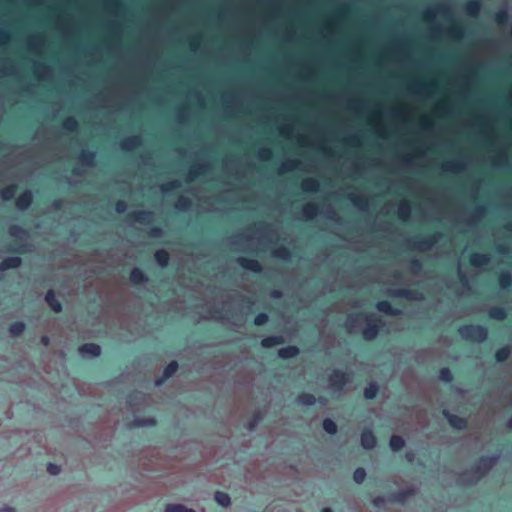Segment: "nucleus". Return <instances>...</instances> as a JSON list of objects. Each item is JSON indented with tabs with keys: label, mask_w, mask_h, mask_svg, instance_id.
Returning a JSON list of instances; mask_svg holds the SVG:
<instances>
[{
	"label": "nucleus",
	"mask_w": 512,
	"mask_h": 512,
	"mask_svg": "<svg viewBox=\"0 0 512 512\" xmlns=\"http://www.w3.org/2000/svg\"><path fill=\"white\" fill-rule=\"evenodd\" d=\"M155 258H156V261L158 262V264L162 267H164L168 264L169 255L164 250L157 251L155 254Z\"/></svg>",
	"instance_id": "nucleus-18"
},
{
	"label": "nucleus",
	"mask_w": 512,
	"mask_h": 512,
	"mask_svg": "<svg viewBox=\"0 0 512 512\" xmlns=\"http://www.w3.org/2000/svg\"><path fill=\"white\" fill-rule=\"evenodd\" d=\"M25 329V325L24 323L22 322H16V323H13L11 326H10V333L13 335V336H19L20 334L23 333Z\"/></svg>",
	"instance_id": "nucleus-25"
},
{
	"label": "nucleus",
	"mask_w": 512,
	"mask_h": 512,
	"mask_svg": "<svg viewBox=\"0 0 512 512\" xmlns=\"http://www.w3.org/2000/svg\"><path fill=\"white\" fill-rule=\"evenodd\" d=\"M351 320H352V319H351V318H349V319H348V322H347V325H348L350 328H352V327H353V325H352V323H351Z\"/></svg>",
	"instance_id": "nucleus-50"
},
{
	"label": "nucleus",
	"mask_w": 512,
	"mask_h": 512,
	"mask_svg": "<svg viewBox=\"0 0 512 512\" xmlns=\"http://www.w3.org/2000/svg\"><path fill=\"white\" fill-rule=\"evenodd\" d=\"M389 444L393 451H399L404 447L405 442L402 437L394 435L391 437Z\"/></svg>",
	"instance_id": "nucleus-17"
},
{
	"label": "nucleus",
	"mask_w": 512,
	"mask_h": 512,
	"mask_svg": "<svg viewBox=\"0 0 512 512\" xmlns=\"http://www.w3.org/2000/svg\"><path fill=\"white\" fill-rule=\"evenodd\" d=\"M383 502H384L383 498H376V499H374V505L375 506H380V504H382Z\"/></svg>",
	"instance_id": "nucleus-48"
},
{
	"label": "nucleus",
	"mask_w": 512,
	"mask_h": 512,
	"mask_svg": "<svg viewBox=\"0 0 512 512\" xmlns=\"http://www.w3.org/2000/svg\"><path fill=\"white\" fill-rule=\"evenodd\" d=\"M0 512H16V509L9 505H4L0 507Z\"/></svg>",
	"instance_id": "nucleus-46"
},
{
	"label": "nucleus",
	"mask_w": 512,
	"mask_h": 512,
	"mask_svg": "<svg viewBox=\"0 0 512 512\" xmlns=\"http://www.w3.org/2000/svg\"><path fill=\"white\" fill-rule=\"evenodd\" d=\"M268 320V316L264 313H260L255 317L254 323L256 325H263Z\"/></svg>",
	"instance_id": "nucleus-40"
},
{
	"label": "nucleus",
	"mask_w": 512,
	"mask_h": 512,
	"mask_svg": "<svg viewBox=\"0 0 512 512\" xmlns=\"http://www.w3.org/2000/svg\"><path fill=\"white\" fill-rule=\"evenodd\" d=\"M164 512H196L192 508H188L183 504H168L165 507Z\"/></svg>",
	"instance_id": "nucleus-14"
},
{
	"label": "nucleus",
	"mask_w": 512,
	"mask_h": 512,
	"mask_svg": "<svg viewBox=\"0 0 512 512\" xmlns=\"http://www.w3.org/2000/svg\"><path fill=\"white\" fill-rule=\"evenodd\" d=\"M495 461H496V458H494V457L481 458L479 461V469L483 468L484 471H487L488 469H490L493 466Z\"/></svg>",
	"instance_id": "nucleus-21"
},
{
	"label": "nucleus",
	"mask_w": 512,
	"mask_h": 512,
	"mask_svg": "<svg viewBox=\"0 0 512 512\" xmlns=\"http://www.w3.org/2000/svg\"><path fill=\"white\" fill-rule=\"evenodd\" d=\"M323 429L329 434H335L337 432V425L331 419H325L323 421Z\"/></svg>",
	"instance_id": "nucleus-23"
},
{
	"label": "nucleus",
	"mask_w": 512,
	"mask_h": 512,
	"mask_svg": "<svg viewBox=\"0 0 512 512\" xmlns=\"http://www.w3.org/2000/svg\"><path fill=\"white\" fill-rule=\"evenodd\" d=\"M133 424L136 427L153 426L155 424V420L153 418L135 419Z\"/></svg>",
	"instance_id": "nucleus-30"
},
{
	"label": "nucleus",
	"mask_w": 512,
	"mask_h": 512,
	"mask_svg": "<svg viewBox=\"0 0 512 512\" xmlns=\"http://www.w3.org/2000/svg\"><path fill=\"white\" fill-rule=\"evenodd\" d=\"M507 18V12L505 10L500 11L496 14V20L499 23H504Z\"/></svg>",
	"instance_id": "nucleus-43"
},
{
	"label": "nucleus",
	"mask_w": 512,
	"mask_h": 512,
	"mask_svg": "<svg viewBox=\"0 0 512 512\" xmlns=\"http://www.w3.org/2000/svg\"><path fill=\"white\" fill-rule=\"evenodd\" d=\"M490 316L495 319H503L505 316V313L502 309H493L490 312Z\"/></svg>",
	"instance_id": "nucleus-39"
},
{
	"label": "nucleus",
	"mask_w": 512,
	"mask_h": 512,
	"mask_svg": "<svg viewBox=\"0 0 512 512\" xmlns=\"http://www.w3.org/2000/svg\"><path fill=\"white\" fill-rule=\"evenodd\" d=\"M297 167V161L296 160H287L282 163L280 170L282 172H287L295 169Z\"/></svg>",
	"instance_id": "nucleus-31"
},
{
	"label": "nucleus",
	"mask_w": 512,
	"mask_h": 512,
	"mask_svg": "<svg viewBox=\"0 0 512 512\" xmlns=\"http://www.w3.org/2000/svg\"><path fill=\"white\" fill-rule=\"evenodd\" d=\"M131 280L135 283H141L145 281V276L141 270L134 269L131 272Z\"/></svg>",
	"instance_id": "nucleus-28"
},
{
	"label": "nucleus",
	"mask_w": 512,
	"mask_h": 512,
	"mask_svg": "<svg viewBox=\"0 0 512 512\" xmlns=\"http://www.w3.org/2000/svg\"><path fill=\"white\" fill-rule=\"evenodd\" d=\"M239 263L241 264L242 267L252 270V271L257 272V271H260V269H261L260 264L255 260H251V259H247V258H240Z\"/></svg>",
	"instance_id": "nucleus-11"
},
{
	"label": "nucleus",
	"mask_w": 512,
	"mask_h": 512,
	"mask_svg": "<svg viewBox=\"0 0 512 512\" xmlns=\"http://www.w3.org/2000/svg\"><path fill=\"white\" fill-rule=\"evenodd\" d=\"M470 262L475 267H482L489 262V258L486 254H473L470 258Z\"/></svg>",
	"instance_id": "nucleus-10"
},
{
	"label": "nucleus",
	"mask_w": 512,
	"mask_h": 512,
	"mask_svg": "<svg viewBox=\"0 0 512 512\" xmlns=\"http://www.w3.org/2000/svg\"><path fill=\"white\" fill-rule=\"evenodd\" d=\"M439 377L445 382H450L452 380V374L448 368L441 369Z\"/></svg>",
	"instance_id": "nucleus-37"
},
{
	"label": "nucleus",
	"mask_w": 512,
	"mask_h": 512,
	"mask_svg": "<svg viewBox=\"0 0 512 512\" xmlns=\"http://www.w3.org/2000/svg\"><path fill=\"white\" fill-rule=\"evenodd\" d=\"M481 4L477 0H472L467 3L466 11L471 15H476L480 10Z\"/></svg>",
	"instance_id": "nucleus-22"
},
{
	"label": "nucleus",
	"mask_w": 512,
	"mask_h": 512,
	"mask_svg": "<svg viewBox=\"0 0 512 512\" xmlns=\"http://www.w3.org/2000/svg\"><path fill=\"white\" fill-rule=\"evenodd\" d=\"M298 354V349L294 346L284 347L278 350L279 357L283 359H288L296 356Z\"/></svg>",
	"instance_id": "nucleus-12"
},
{
	"label": "nucleus",
	"mask_w": 512,
	"mask_h": 512,
	"mask_svg": "<svg viewBox=\"0 0 512 512\" xmlns=\"http://www.w3.org/2000/svg\"><path fill=\"white\" fill-rule=\"evenodd\" d=\"M303 214L311 219L313 218L314 216H316L317 214V207L314 205V204H306L304 207H303Z\"/></svg>",
	"instance_id": "nucleus-24"
},
{
	"label": "nucleus",
	"mask_w": 512,
	"mask_h": 512,
	"mask_svg": "<svg viewBox=\"0 0 512 512\" xmlns=\"http://www.w3.org/2000/svg\"><path fill=\"white\" fill-rule=\"evenodd\" d=\"M178 368V364L176 361H172L171 363L168 364V366L165 368L164 370V378L167 379L169 377H171L177 370Z\"/></svg>",
	"instance_id": "nucleus-26"
},
{
	"label": "nucleus",
	"mask_w": 512,
	"mask_h": 512,
	"mask_svg": "<svg viewBox=\"0 0 512 512\" xmlns=\"http://www.w3.org/2000/svg\"><path fill=\"white\" fill-rule=\"evenodd\" d=\"M42 341H43L44 344L48 343V339L46 337H43Z\"/></svg>",
	"instance_id": "nucleus-53"
},
{
	"label": "nucleus",
	"mask_w": 512,
	"mask_h": 512,
	"mask_svg": "<svg viewBox=\"0 0 512 512\" xmlns=\"http://www.w3.org/2000/svg\"><path fill=\"white\" fill-rule=\"evenodd\" d=\"M445 416L447 417L451 426H453L454 428L462 429L465 427V421L462 418L455 416V415L448 414L446 412H445Z\"/></svg>",
	"instance_id": "nucleus-16"
},
{
	"label": "nucleus",
	"mask_w": 512,
	"mask_h": 512,
	"mask_svg": "<svg viewBox=\"0 0 512 512\" xmlns=\"http://www.w3.org/2000/svg\"><path fill=\"white\" fill-rule=\"evenodd\" d=\"M377 309L381 312H385L387 314H396L397 311H395L390 303L388 301H380L377 303Z\"/></svg>",
	"instance_id": "nucleus-19"
},
{
	"label": "nucleus",
	"mask_w": 512,
	"mask_h": 512,
	"mask_svg": "<svg viewBox=\"0 0 512 512\" xmlns=\"http://www.w3.org/2000/svg\"><path fill=\"white\" fill-rule=\"evenodd\" d=\"M260 157L261 158H267L268 156L264 155L263 151L260 152Z\"/></svg>",
	"instance_id": "nucleus-52"
},
{
	"label": "nucleus",
	"mask_w": 512,
	"mask_h": 512,
	"mask_svg": "<svg viewBox=\"0 0 512 512\" xmlns=\"http://www.w3.org/2000/svg\"><path fill=\"white\" fill-rule=\"evenodd\" d=\"M77 123L76 121L73 119V118H68L66 119V121L64 122V127L67 129V130H73L75 129Z\"/></svg>",
	"instance_id": "nucleus-42"
},
{
	"label": "nucleus",
	"mask_w": 512,
	"mask_h": 512,
	"mask_svg": "<svg viewBox=\"0 0 512 512\" xmlns=\"http://www.w3.org/2000/svg\"><path fill=\"white\" fill-rule=\"evenodd\" d=\"M138 144V139L137 138H129V139H126L122 146L123 148L125 149H131L133 148L134 146H136Z\"/></svg>",
	"instance_id": "nucleus-38"
},
{
	"label": "nucleus",
	"mask_w": 512,
	"mask_h": 512,
	"mask_svg": "<svg viewBox=\"0 0 512 512\" xmlns=\"http://www.w3.org/2000/svg\"><path fill=\"white\" fill-rule=\"evenodd\" d=\"M298 402L302 405H312L315 403V397L311 394H303L298 397Z\"/></svg>",
	"instance_id": "nucleus-27"
},
{
	"label": "nucleus",
	"mask_w": 512,
	"mask_h": 512,
	"mask_svg": "<svg viewBox=\"0 0 512 512\" xmlns=\"http://www.w3.org/2000/svg\"><path fill=\"white\" fill-rule=\"evenodd\" d=\"M116 210H117V212H120V213L124 212L126 210V204L124 202H121V201L118 202L116 204Z\"/></svg>",
	"instance_id": "nucleus-45"
},
{
	"label": "nucleus",
	"mask_w": 512,
	"mask_h": 512,
	"mask_svg": "<svg viewBox=\"0 0 512 512\" xmlns=\"http://www.w3.org/2000/svg\"><path fill=\"white\" fill-rule=\"evenodd\" d=\"M179 185L180 184L178 181H174V182L163 184L161 189L163 192H168V191L172 190L174 187H178Z\"/></svg>",
	"instance_id": "nucleus-41"
},
{
	"label": "nucleus",
	"mask_w": 512,
	"mask_h": 512,
	"mask_svg": "<svg viewBox=\"0 0 512 512\" xmlns=\"http://www.w3.org/2000/svg\"><path fill=\"white\" fill-rule=\"evenodd\" d=\"M272 296H273V297H278V296H279V292L274 291V292L272 293Z\"/></svg>",
	"instance_id": "nucleus-51"
},
{
	"label": "nucleus",
	"mask_w": 512,
	"mask_h": 512,
	"mask_svg": "<svg viewBox=\"0 0 512 512\" xmlns=\"http://www.w3.org/2000/svg\"><path fill=\"white\" fill-rule=\"evenodd\" d=\"M10 235L22 239L25 235V231L19 226H11Z\"/></svg>",
	"instance_id": "nucleus-36"
},
{
	"label": "nucleus",
	"mask_w": 512,
	"mask_h": 512,
	"mask_svg": "<svg viewBox=\"0 0 512 512\" xmlns=\"http://www.w3.org/2000/svg\"><path fill=\"white\" fill-rule=\"evenodd\" d=\"M150 218V215L145 212H138L136 215V219L141 222H145Z\"/></svg>",
	"instance_id": "nucleus-44"
},
{
	"label": "nucleus",
	"mask_w": 512,
	"mask_h": 512,
	"mask_svg": "<svg viewBox=\"0 0 512 512\" xmlns=\"http://www.w3.org/2000/svg\"><path fill=\"white\" fill-rule=\"evenodd\" d=\"M15 191H16V189L14 186L5 188L1 193L2 199L5 201L10 200L14 196Z\"/></svg>",
	"instance_id": "nucleus-33"
},
{
	"label": "nucleus",
	"mask_w": 512,
	"mask_h": 512,
	"mask_svg": "<svg viewBox=\"0 0 512 512\" xmlns=\"http://www.w3.org/2000/svg\"><path fill=\"white\" fill-rule=\"evenodd\" d=\"M376 440L370 431H364L361 435V445L364 449H371L375 446Z\"/></svg>",
	"instance_id": "nucleus-6"
},
{
	"label": "nucleus",
	"mask_w": 512,
	"mask_h": 512,
	"mask_svg": "<svg viewBox=\"0 0 512 512\" xmlns=\"http://www.w3.org/2000/svg\"><path fill=\"white\" fill-rule=\"evenodd\" d=\"M48 470L51 474H54V475L58 473V469L53 465H49Z\"/></svg>",
	"instance_id": "nucleus-47"
},
{
	"label": "nucleus",
	"mask_w": 512,
	"mask_h": 512,
	"mask_svg": "<svg viewBox=\"0 0 512 512\" xmlns=\"http://www.w3.org/2000/svg\"><path fill=\"white\" fill-rule=\"evenodd\" d=\"M319 188V183L312 178L304 179L302 182V189L306 192H314Z\"/></svg>",
	"instance_id": "nucleus-15"
},
{
	"label": "nucleus",
	"mask_w": 512,
	"mask_h": 512,
	"mask_svg": "<svg viewBox=\"0 0 512 512\" xmlns=\"http://www.w3.org/2000/svg\"><path fill=\"white\" fill-rule=\"evenodd\" d=\"M321 512H333L331 508H323Z\"/></svg>",
	"instance_id": "nucleus-49"
},
{
	"label": "nucleus",
	"mask_w": 512,
	"mask_h": 512,
	"mask_svg": "<svg viewBox=\"0 0 512 512\" xmlns=\"http://www.w3.org/2000/svg\"><path fill=\"white\" fill-rule=\"evenodd\" d=\"M32 202V194L30 191L24 192L16 200V205L19 209L24 210L30 206Z\"/></svg>",
	"instance_id": "nucleus-5"
},
{
	"label": "nucleus",
	"mask_w": 512,
	"mask_h": 512,
	"mask_svg": "<svg viewBox=\"0 0 512 512\" xmlns=\"http://www.w3.org/2000/svg\"><path fill=\"white\" fill-rule=\"evenodd\" d=\"M509 425L510 427H512V419L509 421Z\"/></svg>",
	"instance_id": "nucleus-55"
},
{
	"label": "nucleus",
	"mask_w": 512,
	"mask_h": 512,
	"mask_svg": "<svg viewBox=\"0 0 512 512\" xmlns=\"http://www.w3.org/2000/svg\"><path fill=\"white\" fill-rule=\"evenodd\" d=\"M459 332L462 338L475 342L483 341L487 336L486 330L481 326H464L460 328Z\"/></svg>",
	"instance_id": "nucleus-1"
},
{
	"label": "nucleus",
	"mask_w": 512,
	"mask_h": 512,
	"mask_svg": "<svg viewBox=\"0 0 512 512\" xmlns=\"http://www.w3.org/2000/svg\"><path fill=\"white\" fill-rule=\"evenodd\" d=\"M378 388L375 384H370L365 390H364V396L366 399H373L377 394Z\"/></svg>",
	"instance_id": "nucleus-29"
},
{
	"label": "nucleus",
	"mask_w": 512,
	"mask_h": 512,
	"mask_svg": "<svg viewBox=\"0 0 512 512\" xmlns=\"http://www.w3.org/2000/svg\"><path fill=\"white\" fill-rule=\"evenodd\" d=\"M398 217L402 220H407L410 217L411 208L407 201H402L398 206Z\"/></svg>",
	"instance_id": "nucleus-9"
},
{
	"label": "nucleus",
	"mask_w": 512,
	"mask_h": 512,
	"mask_svg": "<svg viewBox=\"0 0 512 512\" xmlns=\"http://www.w3.org/2000/svg\"><path fill=\"white\" fill-rule=\"evenodd\" d=\"M511 283H512V278L509 273H503L500 276V286L502 288H508L511 285Z\"/></svg>",
	"instance_id": "nucleus-34"
},
{
	"label": "nucleus",
	"mask_w": 512,
	"mask_h": 512,
	"mask_svg": "<svg viewBox=\"0 0 512 512\" xmlns=\"http://www.w3.org/2000/svg\"><path fill=\"white\" fill-rule=\"evenodd\" d=\"M509 353L510 352H509L508 348H502L496 352L495 357H496L497 361L502 362V361H505L509 357Z\"/></svg>",
	"instance_id": "nucleus-35"
},
{
	"label": "nucleus",
	"mask_w": 512,
	"mask_h": 512,
	"mask_svg": "<svg viewBox=\"0 0 512 512\" xmlns=\"http://www.w3.org/2000/svg\"><path fill=\"white\" fill-rule=\"evenodd\" d=\"M366 477V471L363 468H358L354 471L353 478L356 483H362Z\"/></svg>",
	"instance_id": "nucleus-32"
},
{
	"label": "nucleus",
	"mask_w": 512,
	"mask_h": 512,
	"mask_svg": "<svg viewBox=\"0 0 512 512\" xmlns=\"http://www.w3.org/2000/svg\"><path fill=\"white\" fill-rule=\"evenodd\" d=\"M46 301L54 312L61 311V304L58 300H56L55 295L52 291H49L46 294Z\"/></svg>",
	"instance_id": "nucleus-13"
},
{
	"label": "nucleus",
	"mask_w": 512,
	"mask_h": 512,
	"mask_svg": "<svg viewBox=\"0 0 512 512\" xmlns=\"http://www.w3.org/2000/svg\"><path fill=\"white\" fill-rule=\"evenodd\" d=\"M367 321V327L363 331V336L366 340H372L376 337L379 326L381 324L380 320H372L371 318L365 317Z\"/></svg>",
	"instance_id": "nucleus-2"
},
{
	"label": "nucleus",
	"mask_w": 512,
	"mask_h": 512,
	"mask_svg": "<svg viewBox=\"0 0 512 512\" xmlns=\"http://www.w3.org/2000/svg\"><path fill=\"white\" fill-rule=\"evenodd\" d=\"M21 264V259L17 256L8 257L4 259L0 264V270H7L10 268H16Z\"/></svg>",
	"instance_id": "nucleus-7"
},
{
	"label": "nucleus",
	"mask_w": 512,
	"mask_h": 512,
	"mask_svg": "<svg viewBox=\"0 0 512 512\" xmlns=\"http://www.w3.org/2000/svg\"><path fill=\"white\" fill-rule=\"evenodd\" d=\"M214 499L221 507L227 508L231 505L230 496L225 492L217 491L214 495Z\"/></svg>",
	"instance_id": "nucleus-8"
},
{
	"label": "nucleus",
	"mask_w": 512,
	"mask_h": 512,
	"mask_svg": "<svg viewBox=\"0 0 512 512\" xmlns=\"http://www.w3.org/2000/svg\"><path fill=\"white\" fill-rule=\"evenodd\" d=\"M79 353L83 356L96 357L100 355L101 348L94 343L84 344L79 348Z\"/></svg>",
	"instance_id": "nucleus-4"
},
{
	"label": "nucleus",
	"mask_w": 512,
	"mask_h": 512,
	"mask_svg": "<svg viewBox=\"0 0 512 512\" xmlns=\"http://www.w3.org/2000/svg\"><path fill=\"white\" fill-rule=\"evenodd\" d=\"M162 382H163V380L161 379V380H156L155 383H156V385H160Z\"/></svg>",
	"instance_id": "nucleus-54"
},
{
	"label": "nucleus",
	"mask_w": 512,
	"mask_h": 512,
	"mask_svg": "<svg viewBox=\"0 0 512 512\" xmlns=\"http://www.w3.org/2000/svg\"><path fill=\"white\" fill-rule=\"evenodd\" d=\"M281 343V337L278 336H271L266 337L262 340V346L263 347H273Z\"/></svg>",
	"instance_id": "nucleus-20"
},
{
	"label": "nucleus",
	"mask_w": 512,
	"mask_h": 512,
	"mask_svg": "<svg viewBox=\"0 0 512 512\" xmlns=\"http://www.w3.org/2000/svg\"><path fill=\"white\" fill-rule=\"evenodd\" d=\"M348 380V376L346 373L342 371H334L330 376V385L334 389H338L342 387Z\"/></svg>",
	"instance_id": "nucleus-3"
}]
</instances>
